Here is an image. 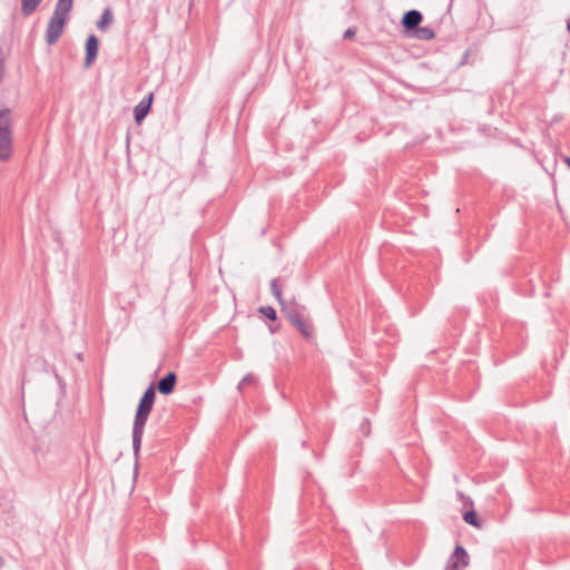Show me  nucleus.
I'll return each instance as SVG.
<instances>
[{"instance_id": "f257e3e1", "label": "nucleus", "mask_w": 570, "mask_h": 570, "mask_svg": "<svg viewBox=\"0 0 570 570\" xmlns=\"http://www.w3.org/2000/svg\"><path fill=\"white\" fill-rule=\"evenodd\" d=\"M156 400L155 387L150 385L141 396L132 426V449L135 455L140 451L146 422L153 410Z\"/></svg>"}, {"instance_id": "f03ea898", "label": "nucleus", "mask_w": 570, "mask_h": 570, "mask_svg": "<svg viewBox=\"0 0 570 570\" xmlns=\"http://www.w3.org/2000/svg\"><path fill=\"white\" fill-rule=\"evenodd\" d=\"M13 154L12 111L0 110V161H7Z\"/></svg>"}, {"instance_id": "7ed1b4c3", "label": "nucleus", "mask_w": 570, "mask_h": 570, "mask_svg": "<svg viewBox=\"0 0 570 570\" xmlns=\"http://www.w3.org/2000/svg\"><path fill=\"white\" fill-rule=\"evenodd\" d=\"M271 291L272 294L275 296V298L282 305V311L284 312L286 318L294 324L295 322L299 321L304 317V311L305 307L297 303L295 299L285 301L282 297V288L278 284V278H274L271 282Z\"/></svg>"}, {"instance_id": "20e7f679", "label": "nucleus", "mask_w": 570, "mask_h": 570, "mask_svg": "<svg viewBox=\"0 0 570 570\" xmlns=\"http://www.w3.org/2000/svg\"><path fill=\"white\" fill-rule=\"evenodd\" d=\"M69 18L52 13L46 29V42L52 46L58 42Z\"/></svg>"}, {"instance_id": "39448f33", "label": "nucleus", "mask_w": 570, "mask_h": 570, "mask_svg": "<svg viewBox=\"0 0 570 570\" xmlns=\"http://www.w3.org/2000/svg\"><path fill=\"white\" fill-rule=\"evenodd\" d=\"M69 18L52 13L46 29V42L52 46L58 42Z\"/></svg>"}, {"instance_id": "423d86ee", "label": "nucleus", "mask_w": 570, "mask_h": 570, "mask_svg": "<svg viewBox=\"0 0 570 570\" xmlns=\"http://www.w3.org/2000/svg\"><path fill=\"white\" fill-rule=\"evenodd\" d=\"M469 556L463 547L456 546L444 570H462L468 566Z\"/></svg>"}, {"instance_id": "0eeeda50", "label": "nucleus", "mask_w": 570, "mask_h": 570, "mask_svg": "<svg viewBox=\"0 0 570 570\" xmlns=\"http://www.w3.org/2000/svg\"><path fill=\"white\" fill-rule=\"evenodd\" d=\"M99 41L95 35H90L86 41L85 67L89 68L95 62L98 55Z\"/></svg>"}, {"instance_id": "6e6552de", "label": "nucleus", "mask_w": 570, "mask_h": 570, "mask_svg": "<svg viewBox=\"0 0 570 570\" xmlns=\"http://www.w3.org/2000/svg\"><path fill=\"white\" fill-rule=\"evenodd\" d=\"M154 95L150 92L134 109V116L137 124H140L150 111Z\"/></svg>"}, {"instance_id": "1a4fd4ad", "label": "nucleus", "mask_w": 570, "mask_h": 570, "mask_svg": "<svg viewBox=\"0 0 570 570\" xmlns=\"http://www.w3.org/2000/svg\"><path fill=\"white\" fill-rule=\"evenodd\" d=\"M423 17L422 13L417 10H410L405 12L402 18V26L405 30L415 31L419 28Z\"/></svg>"}, {"instance_id": "9d476101", "label": "nucleus", "mask_w": 570, "mask_h": 570, "mask_svg": "<svg viewBox=\"0 0 570 570\" xmlns=\"http://www.w3.org/2000/svg\"><path fill=\"white\" fill-rule=\"evenodd\" d=\"M177 382V376L174 372L167 373L163 379L158 381L157 389L159 393L168 395L174 392Z\"/></svg>"}, {"instance_id": "9b49d317", "label": "nucleus", "mask_w": 570, "mask_h": 570, "mask_svg": "<svg viewBox=\"0 0 570 570\" xmlns=\"http://www.w3.org/2000/svg\"><path fill=\"white\" fill-rule=\"evenodd\" d=\"M293 325L301 332L304 337L311 338L313 336V324L308 318L303 317L295 322Z\"/></svg>"}, {"instance_id": "f8f14e48", "label": "nucleus", "mask_w": 570, "mask_h": 570, "mask_svg": "<svg viewBox=\"0 0 570 570\" xmlns=\"http://www.w3.org/2000/svg\"><path fill=\"white\" fill-rule=\"evenodd\" d=\"M73 0H58L55 7V14L69 18L72 9Z\"/></svg>"}, {"instance_id": "ddd939ff", "label": "nucleus", "mask_w": 570, "mask_h": 570, "mask_svg": "<svg viewBox=\"0 0 570 570\" xmlns=\"http://www.w3.org/2000/svg\"><path fill=\"white\" fill-rule=\"evenodd\" d=\"M112 20H114L112 11L110 10V8H106L102 11V14H101L99 21L97 22V28L100 31H106L108 29V27L110 26V23L112 22Z\"/></svg>"}, {"instance_id": "4468645a", "label": "nucleus", "mask_w": 570, "mask_h": 570, "mask_svg": "<svg viewBox=\"0 0 570 570\" xmlns=\"http://www.w3.org/2000/svg\"><path fill=\"white\" fill-rule=\"evenodd\" d=\"M42 0H21V12L24 17L32 14Z\"/></svg>"}, {"instance_id": "2eb2a0df", "label": "nucleus", "mask_w": 570, "mask_h": 570, "mask_svg": "<svg viewBox=\"0 0 570 570\" xmlns=\"http://www.w3.org/2000/svg\"><path fill=\"white\" fill-rule=\"evenodd\" d=\"M463 520L470 524V525H473L478 529H481L482 528V524L479 520V517L476 514V512L474 510H471V511H466L464 514H463Z\"/></svg>"}, {"instance_id": "dca6fc26", "label": "nucleus", "mask_w": 570, "mask_h": 570, "mask_svg": "<svg viewBox=\"0 0 570 570\" xmlns=\"http://www.w3.org/2000/svg\"><path fill=\"white\" fill-rule=\"evenodd\" d=\"M415 36L422 40H431L434 38V32L430 27H419L415 30Z\"/></svg>"}, {"instance_id": "f3484780", "label": "nucleus", "mask_w": 570, "mask_h": 570, "mask_svg": "<svg viewBox=\"0 0 570 570\" xmlns=\"http://www.w3.org/2000/svg\"><path fill=\"white\" fill-rule=\"evenodd\" d=\"M259 312L271 321L276 320V311L272 306H263Z\"/></svg>"}, {"instance_id": "a211bd4d", "label": "nucleus", "mask_w": 570, "mask_h": 570, "mask_svg": "<svg viewBox=\"0 0 570 570\" xmlns=\"http://www.w3.org/2000/svg\"><path fill=\"white\" fill-rule=\"evenodd\" d=\"M255 382V377L250 374L246 375L240 383L238 384V389L243 390L246 385L252 384Z\"/></svg>"}, {"instance_id": "6ab92c4d", "label": "nucleus", "mask_w": 570, "mask_h": 570, "mask_svg": "<svg viewBox=\"0 0 570 570\" xmlns=\"http://www.w3.org/2000/svg\"><path fill=\"white\" fill-rule=\"evenodd\" d=\"M355 35V31L351 28H348L345 32H344V39H352Z\"/></svg>"}, {"instance_id": "aec40b11", "label": "nucleus", "mask_w": 570, "mask_h": 570, "mask_svg": "<svg viewBox=\"0 0 570 570\" xmlns=\"http://www.w3.org/2000/svg\"><path fill=\"white\" fill-rule=\"evenodd\" d=\"M563 163L570 168V157L569 156H564L562 158Z\"/></svg>"}, {"instance_id": "412c9836", "label": "nucleus", "mask_w": 570, "mask_h": 570, "mask_svg": "<svg viewBox=\"0 0 570 570\" xmlns=\"http://www.w3.org/2000/svg\"><path fill=\"white\" fill-rule=\"evenodd\" d=\"M567 29L570 32V17H569V20L567 21Z\"/></svg>"}]
</instances>
